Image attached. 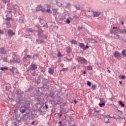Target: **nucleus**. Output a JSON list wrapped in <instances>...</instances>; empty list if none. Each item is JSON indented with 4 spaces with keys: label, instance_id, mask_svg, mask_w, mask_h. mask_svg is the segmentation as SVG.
I'll use <instances>...</instances> for the list:
<instances>
[{
    "label": "nucleus",
    "instance_id": "obj_1",
    "mask_svg": "<svg viewBox=\"0 0 126 126\" xmlns=\"http://www.w3.org/2000/svg\"><path fill=\"white\" fill-rule=\"evenodd\" d=\"M35 10L36 12H39V11H41V12L43 13L45 11V12H47L48 13H50V12H51V9H48L45 10L42 4L37 5V7L35 8Z\"/></svg>",
    "mask_w": 126,
    "mask_h": 126
},
{
    "label": "nucleus",
    "instance_id": "obj_2",
    "mask_svg": "<svg viewBox=\"0 0 126 126\" xmlns=\"http://www.w3.org/2000/svg\"><path fill=\"white\" fill-rule=\"evenodd\" d=\"M37 36L40 38H43L47 40V36L44 34V31L42 29H39L37 31Z\"/></svg>",
    "mask_w": 126,
    "mask_h": 126
},
{
    "label": "nucleus",
    "instance_id": "obj_3",
    "mask_svg": "<svg viewBox=\"0 0 126 126\" xmlns=\"http://www.w3.org/2000/svg\"><path fill=\"white\" fill-rule=\"evenodd\" d=\"M37 68H38V67H37V65H36V64H34V63H32L28 67V70L29 71H30L31 70L34 71V70H36V69H37Z\"/></svg>",
    "mask_w": 126,
    "mask_h": 126
},
{
    "label": "nucleus",
    "instance_id": "obj_4",
    "mask_svg": "<svg viewBox=\"0 0 126 126\" xmlns=\"http://www.w3.org/2000/svg\"><path fill=\"white\" fill-rule=\"evenodd\" d=\"M114 57L117 59V60H122V57L121 56V53L118 51H116L114 53Z\"/></svg>",
    "mask_w": 126,
    "mask_h": 126
},
{
    "label": "nucleus",
    "instance_id": "obj_5",
    "mask_svg": "<svg viewBox=\"0 0 126 126\" xmlns=\"http://www.w3.org/2000/svg\"><path fill=\"white\" fill-rule=\"evenodd\" d=\"M32 59V56L28 54L26 55V56L23 58V62H28L30 60Z\"/></svg>",
    "mask_w": 126,
    "mask_h": 126
},
{
    "label": "nucleus",
    "instance_id": "obj_6",
    "mask_svg": "<svg viewBox=\"0 0 126 126\" xmlns=\"http://www.w3.org/2000/svg\"><path fill=\"white\" fill-rule=\"evenodd\" d=\"M77 61L78 63H87V60L83 57H80L77 59Z\"/></svg>",
    "mask_w": 126,
    "mask_h": 126
},
{
    "label": "nucleus",
    "instance_id": "obj_7",
    "mask_svg": "<svg viewBox=\"0 0 126 126\" xmlns=\"http://www.w3.org/2000/svg\"><path fill=\"white\" fill-rule=\"evenodd\" d=\"M16 95H17V96H20V97H22V96H23V94H24V92L22 91L21 90H16Z\"/></svg>",
    "mask_w": 126,
    "mask_h": 126
},
{
    "label": "nucleus",
    "instance_id": "obj_8",
    "mask_svg": "<svg viewBox=\"0 0 126 126\" xmlns=\"http://www.w3.org/2000/svg\"><path fill=\"white\" fill-rule=\"evenodd\" d=\"M7 34L9 37H11L12 36H13V35H15V32H13V30L9 29L7 31Z\"/></svg>",
    "mask_w": 126,
    "mask_h": 126
},
{
    "label": "nucleus",
    "instance_id": "obj_9",
    "mask_svg": "<svg viewBox=\"0 0 126 126\" xmlns=\"http://www.w3.org/2000/svg\"><path fill=\"white\" fill-rule=\"evenodd\" d=\"M93 13V17H98L99 15H101V12L98 11H92Z\"/></svg>",
    "mask_w": 126,
    "mask_h": 126
},
{
    "label": "nucleus",
    "instance_id": "obj_10",
    "mask_svg": "<svg viewBox=\"0 0 126 126\" xmlns=\"http://www.w3.org/2000/svg\"><path fill=\"white\" fill-rule=\"evenodd\" d=\"M111 116L110 115L106 116L104 117V123L105 124H109L110 123V118Z\"/></svg>",
    "mask_w": 126,
    "mask_h": 126
},
{
    "label": "nucleus",
    "instance_id": "obj_11",
    "mask_svg": "<svg viewBox=\"0 0 126 126\" xmlns=\"http://www.w3.org/2000/svg\"><path fill=\"white\" fill-rule=\"evenodd\" d=\"M8 70H10L12 72V74L13 75H15V74L17 72L16 68L13 67L12 68L8 69Z\"/></svg>",
    "mask_w": 126,
    "mask_h": 126
},
{
    "label": "nucleus",
    "instance_id": "obj_12",
    "mask_svg": "<svg viewBox=\"0 0 126 126\" xmlns=\"http://www.w3.org/2000/svg\"><path fill=\"white\" fill-rule=\"evenodd\" d=\"M12 8L14 12H16V11H18V10H19V6L17 5H13L12 6Z\"/></svg>",
    "mask_w": 126,
    "mask_h": 126
},
{
    "label": "nucleus",
    "instance_id": "obj_13",
    "mask_svg": "<svg viewBox=\"0 0 126 126\" xmlns=\"http://www.w3.org/2000/svg\"><path fill=\"white\" fill-rule=\"evenodd\" d=\"M0 54L1 55H5V54H6L4 47H1L0 48Z\"/></svg>",
    "mask_w": 126,
    "mask_h": 126
},
{
    "label": "nucleus",
    "instance_id": "obj_14",
    "mask_svg": "<svg viewBox=\"0 0 126 126\" xmlns=\"http://www.w3.org/2000/svg\"><path fill=\"white\" fill-rule=\"evenodd\" d=\"M42 88H43L44 89H47V90H49L50 89V86L47 85L46 84H43Z\"/></svg>",
    "mask_w": 126,
    "mask_h": 126
},
{
    "label": "nucleus",
    "instance_id": "obj_15",
    "mask_svg": "<svg viewBox=\"0 0 126 126\" xmlns=\"http://www.w3.org/2000/svg\"><path fill=\"white\" fill-rule=\"evenodd\" d=\"M20 112H21V114H24L26 112V109H25V107H21Z\"/></svg>",
    "mask_w": 126,
    "mask_h": 126
},
{
    "label": "nucleus",
    "instance_id": "obj_16",
    "mask_svg": "<svg viewBox=\"0 0 126 126\" xmlns=\"http://www.w3.org/2000/svg\"><path fill=\"white\" fill-rule=\"evenodd\" d=\"M119 31L120 34H126V29L123 30L119 29Z\"/></svg>",
    "mask_w": 126,
    "mask_h": 126
},
{
    "label": "nucleus",
    "instance_id": "obj_17",
    "mask_svg": "<svg viewBox=\"0 0 126 126\" xmlns=\"http://www.w3.org/2000/svg\"><path fill=\"white\" fill-rule=\"evenodd\" d=\"M27 31L28 33H33L35 30H33L32 28H28Z\"/></svg>",
    "mask_w": 126,
    "mask_h": 126
},
{
    "label": "nucleus",
    "instance_id": "obj_18",
    "mask_svg": "<svg viewBox=\"0 0 126 126\" xmlns=\"http://www.w3.org/2000/svg\"><path fill=\"white\" fill-rule=\"evenodd\" d=\"M5 21H14V19H13L10 17H6V18L5 19Z\"/></svg>",
    "mask_w": 126,
    "mask_h": 126
},
{
    "label": "nucleus",
    "instance_id": "obj_19",
    "mask_svg": "<svg viewBox=\"0 0 126 126\" xmlns=\"http://www.w3.org/2000/svg\"><path fill=\"white\" fill-rule=\"evenodd\" d=\"M50 97H51L52 99H54L55 98V93L54 92L52 91L50 94H49Z\"/></svg>",
    "mask_w": 126,
    "mask_h": 126
},
{
    "label": "nucleus",
    "instance_id": "obj_20",
    "mask_svg": "<svg viewBox=\"0 0 126 126\" xmlns=\"http://www.w3.org/2000/svg\"><path fill=\"white\" fill-rule=\"evenodd\" d=\"M53 15H57L59 14V12H58V10L57 9H53Z\"/></svg>",
    "mask_w": 126,
    "mask_h": 126
},
{
    "label": "nucleus",
    "instance_id": "obj_21",
    "mask_svg": "<svg viewBox=\"0 0 126 126\" xmlns=\"http://www.w3.org/2000/svg\"><path fill=\"white\" fill-rule=\"evenodd\" d=\"M39 68L42 73H45V70H44V68L42 66H39Z\"/></svg>",
    "mask_w": 126,
    "mask_h": 126
},
{
    "label": "nucleus",
    "instance_id": "obj_22",
    "mask_svg": "<svg viewBox=\"0 0 126 126\" xmlns=\"http://www.w3.org/2000/svg\"><path fill=\"white\" fill-rule=\"evenodd\" d=\"M48 72L49 73H50V74H54V69L49 68Z\"/></svg>",
    "mask_w": 126,
    "mask_h": 126
},
{
    "label": "nucleus",
    "instance_id": "obj_23",
    "mask_svg": "<svg viewBox=\"0 0 126 126\" xmlns=\"http://www.w3.org/2000/svg\"><path fill=\"white\" fill-rule=\"evenodd\" d=\"M79 46L81 48V49H83V50L84 49V47H85V45H84V44L82 43H79Z\"/></svg>",
    "mask_w": 126,
    "mask_h": 126
},
{
    "label": "nucleus",
    "instance_id": "obj_24",
    "mask_svg": "<svg viewBox=\"0 0 126 126\" xmlns=\"http://www.w3.org/2000/svg\"><path fill=\"white\" fill-rule=\"evenodd\" d=\"M6 24L7 28H10V27H11V24H10V22H6Z\"/></svg>",
    "mask_w": 126,
    "mask_h": 126
},
{
    "label": "nucleus",
    "instance_id": "obj_25",
    "mask_svg": "<svg viewBox=\"0 0 126 126\" xmlns=\"http://www.w3.org/2000/svg\"><path fill=\"white\" fill-rule=\"evenodd\" d=\"M122 54L124 57V58H126V50H123V51L122 52Z\"/></svg>",
    "mask_w": 126,
    "mask_h": 126
},
{
    "label": "nucleus",
    "instance_id": "obj_26",
    "mask_svg": "<svg viewBox=\"0 0 126 126\" xmlns=\"http://www.w3.org/2000/svg\"><path fill=\"white\" fill-rule=\"evenodd\" d=\"M15 77H16V78H20V73H19V72H17L15 74Z\"/></svg>",
    "mask_w": 126,
    "mask_h": 126
},
{
    "label": "nucleus",
    "instance_id": "obj_27",
    "mask_svg": "<svg viewBox=\"0 0 126 126\" xmlns=\"http://www.w3.org/2000/svg\"><path fill=\"white\" fill-rule=\"evenodd\" d=\"M38 57H39V54H36L35 55H33V56L32 57V59L34 60H37Z\"/></svg>",
    "mask_w": 126,
    "mask_h": 126
},
{
    "label": "nucleus",
    "instance_id": "obj_28",
    "mask_svg": "<svg viewBox=\"0 0 126 126\" xmlns=\"http://www.w3.org/2000/svg\"><path fill=\"white\" fill-rule=\"evenodd\" d=\"M0 70H2V71L6 70L8 69V67H0Z\"/></svg>",
    "mask_w": 126,
    "mask_h": 126
},
{
    "label": "nucleus",
    "instance_id": "obj_29",
    "mask_svg": "<svg viewBox=\"0 0 126 126\" xmlns=\"http://www.w3.org/2000/svg\"><path fill=\"white\" fill-rule=\"evenodd\" d=\"M87 69L88 70H92V66H91V65L87 66Z\"/></svg>",
    "mask_w": 126,
    "mask_h": 126
},
{
    "label": "nucleus",
    "instance_id": "obj_30",
    "mask_svg": "<svg viewBox=\"0 0 126 126\" xmlns=\"http://www.w3.org/2000/svg\"><path fill=\"white\" fill-rule=\"evenodd\" d=\"M66 110L65 108H62L61 110L60 111V114H62V113H65Z\"/></svg>",
    "mask_w": 126,
    "mask_h": 126
},
{
    "label": "nucleus",
    "instance_id": "obj_31",
    "mask_svg": "<svg viewBox=\"0 0 126 126\" xmlns=\"http://www.w3.org/2000/svg\"><path fill=\"white\" fill-rule=\"evenodd\" d=\"M71 43L72 44H74V45H77V42H76V40H72L71 41Z\"/></svg>",
    "mask_w": 126,
    "mask_h": 126
},
{
    "label": "nucleus",
    "instance_id": "obj_32",
    "mask_svg": "<svg viewBox=\"0 0 126 126\" xmlns=\"http://www.w3.org/2000/svg\"><path fill=\"white\" fill-rule=\"evenodd\" d=\"M97 88V86L96 85H94L92 86V89L93 90H95Z\"/></svg>",
    "mask_w": 126,
    "mask_h": 126
},
{
    "label": "nucleus",
    "instance_id": "obj_33",
    "mask_svg": "<svg viewBox=\"0 0 126 126\" xmlns=\"http://www.w3.org/2000/svg\"><path fill=\"white\" fill-rule=\"evenodd\" d=\"M119 104H120L121 106H122V107H125V104H124V103H123V101H120L119 102Z\"/></svg>",
    "mask_w": 126,
    "mask_h": 126
},
{
    "label": "nucleus",
    "instance_id": "obj_34",
    "mask_svg": "<svg viewBox=\"0 0 126 126\" xmlns=\"http://www.w3.org/2000/svg\"><path fill=\"white\" fill-rule=\"evenodd\" d=\"M15 63H21V61H20V59H16Z\"/></svg>",
    "mask_w": 126,
    "mask_h": 126
},
{
    "label": "nucleus",
    "instance_id": "obj_35",
    "mask_svg": "<svg viewBox=\"0 0 126 126\" xmlns=\"http://www.w3.org/2000/svg\"><path fill=\"white\" fill-rule=\"evenodd\" d=\"M67 70H68V68H63L61 70V72H62V71H66Z\"/></svg>",
    "mask_w": 126,
    "mask_h": 126
},
{
    "label": "nucleus",
    "instance_id": "obj_36",
    "mask_svg": "<svg viewBox=\"0 0 126 126\" xmlns=\"http://www.w3.org/2000/svg\"><path fill=\"white\" fill-rule=\"evenodd\" d=\"M116 31H117V30L114 31V30L111 29L110 30V33L113 34L114 33V34H115V33H116Z\"/></svg>",
    "mask_w": 126,
    "mask_h": 126
},
{
    "label": "nucleus",
    "instance_id": "obj_37",
    "mask_svg": "<svg viewBox=\"0 0 126 126\" xmlns=\"http://www.w3.org/2000/svg\"><path fill=\"white\" fill-rule=\"evenodd\" d=\"M43 27H44V28H45V29H47V28L49 27V26H48V23H46L45 25L43 26Z\"/></svg>",
    "mask_w": 126,
    "mask_h": 126
},
{
    "label": "nucleus",
    "instance_id": "obj_38",
    "mask_svg": "<svg viewBox=\"0 0 126 126\" xmlns=\"http://www.w3.org/2000/svg\"><path fill=\"white\" fill-rule=\"evenodd\" d=\"M15 58L14 57H12V59L10 60L11 63H15Z\"/></svg>",
    "mask_w": 126,
    "mask_h": 126
},
{
    "label": "nucleus",
    "instance_id": "obj_39",
    "mask_svg": "<svg viewBox=\"0 0 126 126\" xmlns=\"http://www.w3.org/2000/svg\"><path fill=\"white\" fill-rule=\"evenodd\" d=\"M114 35L116 36V37H117L118 39H119V38L121 37V36L119 34H118L117 33H114Z\"/></svg>",
    "mask_w": 126,
    "mask_h": 126
},
{
    "label": "nucleus",
    "instance_id": "obj_40",
    "mask_svg": "<svg viewBox=\"0 0 126 126\" xmlns=\"http://www.w3.org/2000/svg\"><path fill=\"white\" fill-rule=\"evenodd\" d=\"M35 27H36V28H38V29H40L41 27V26H40L39 24H37L35 26Z\"/></svg>",
    "mask_w": 126,
    "mask_h": 126
},
{
    "label": "nucleus",
    "instance_id": "obj_41",
    "mask_svg": "<svg viewBox=\"0 0 126 126\" xmlns=\"http://www.w3.org/2000/svg\"><path fill=\"white\" fill-rule=\"evenodd\" d=\"M99 106L101 107H103V106H105V103L102 102L101 103H99Z\"/></svg>",
    "mask_w": 126,
    "mask_h": 126
},
{
    "label": "nucleus",
    "instance_id": "obj_42",
    "mask_svg": "<svg viewBox=\"0 0 126 126\" xmlns=\"http://www.w3.org/2000/svg\"><path fill=\"white\" fill-rule=\"evenodd\" d=\"M3 62H5L6 63H7V62H8V60H7V58H3Z\"/></svg>",
    "mask_w": 126,
    "mask_h": 126
},
{
    "label": "nucleus",
    "instance_id": "obj_43",
    "mask_svg": "<svg viewBox=\"0 0 126 126\" xmlns=\"http://www.w3.org/2000/svg\"><path fill=\"white\" fill-rule=\"evenodd\" d=\"M70 5H71V4H70V3H66V6H65V7L66 8L67 7H68V6H70Z\"/></svg>",
    "mask_w": 126,
    "mask_h": 126
},
{
    "label": "nucleus",
    "instance_id": "obj_44",
    "mask_svg": "<svg viewBox=\"0 0 126 126\" xmlns=\"http://www.w3.org/2000/svg\"><path fill=\"white\" fill-rule=\"evenodd\" d=\"M58 57H61V58H63V55L61 54L60 51L58 52Z\"/></svg>",
    "mask_w": 126,
    "mask_h": 126
},
{
    "label": "nucleus",
    "instance_id": "obj_45",
    "mask_svg": "<svg viewBox=\"0 0 126 126\" xmlns=\"http://www.w3.org/2000/svg\"><path fill=\"white\" fill-rule=\"evenodd\" d=\"M36 41L37 42H40V44H42V43H43L44 42V41H43V40H39V39H38V40H36Z\"/></svg>",
    "mask_w": 126,
    "mask_h": 126
},
{
    "label": "nucleus",
    "instance_id": "obj_46",
    "mask_svg": "<svg viewBox=\"0 0 126 126\" xmlns=\"http://www.w3.org/2000/svg\"><path fill=\"white\" fill-rule=\"evenodd\" d=\"M87 85L88 86H91V83L90 81H87Z\"/></svg>",
    "mask_w": 126,
    "mask_h": 126
},
{
    "label": "nucleus",
    "instance_id": "obj_47",
    "mask_svg": "<svg viewBox=\"0 0 126 126\" xmlns=\"http://www.w3.org/2000/svg\"><path fill=\"white\" fill-rule=\"evenodd\" d=\"M82 29H83V27H78V30H79V31H80Z\"/></svg>",
    "mask_w": 126,
    "mask_h": 126
},
{
    "label": "nucleus",
    "instance_id": "obj_48",
    "mask_svg": "<svg viewBox=\"0 0 126 126\" xmlns=\"http://www.w3.org/2000/svg\"><path fill=\"white\" fill-rule=\"evenodd\" d=\"M38 20H39V23H41V21H43V19H42V18L41 17H39L38 18Z\"/></svg>",
    "mask_w": 126,
    "mask_h": 126
},
{
    "label": "nucleus",
    "instance_id": "obj_49",
    "mask_svg": "<svg viewBox=\"0 0 126 126\" xmlns=\"http://www.w3.org/2000/svg\"><path fill=\"white\" fill-rule=\"evenodd\" d=\"M89 48V46L88 45H86L85 47H84V51H85L86 49H88Z\"/></svg>",
    "mask_w": 126,
    "mask_h": 126
},
{
    "label": "nucleus",
    "instance_id": "obj_50",
    "mask_svg": "<svg viewBox=\"0 0 126 126\" xmlns=\"http://www.w3.org/2000/svg\"><path fill=\"white\" fill-rule=\"evenodd\" d=\"M66 22V23H67V24H69V23H70V21L69 20V19H67Z\"/></svg>",
    "mask_w": 126,
    "mask_h": 126
},
{
    "label": "nucleus",
    "instance_id": "obj_51",
    "mask_svg": "<svg viewBox=\"0 0 126 126\" xmlns=\"http://www.w3.org/2000/svg\"><path fill=\"white\" fill-rule=\"evenodd\" d=\"M13 125H14V126H18V123H17V122H14V123H13Z\"/></svg>",
    "mask_w": 126,
    "mask_h": 126
},
{
    "label": "nucleus",
    "instance_id": "obj_52",
    "mask_svg": "<svg viewBox=\"0 0 126 126\" xmlns=\"http://www.w3.org/2000/svg\"><path fill=\"white\" fill-rule=\"evenodd\" d=\"M35 83H36V84H40V81L38 80H35Z\"/></svg>",
    "mask_w": 126,
    "mask_h": 126
},
{
    "label": "nucleus",
    "instance_id": "obj_53",
    "mask_svg": "<svg viewBox=\"0 0 126 126\" xmlns=\"http://www.w3.org/2000/svg\"><path fill=\"white\" fill-rule=\"evenodd\" d=\"M75 8L76 9H77V10H80V7H77L76 6H75Z\"/></svg>",
    "mask_w": 126,
    "mask_h": 126
},
{
    "label": "nucleus",
    "instance_id": "obj_54",
    "mask_svg": "<svg viewBox=\"0 0 126 126\" xmlns=\"http://www.w3.org/2000/svg\"><path fill=\"white\" fill-rule=\"evenodd\" d=\"M46 6H47V8H51V7H52V6H51V5H49V4H47L46 5Z\"/></svg>",
    "mask_w": 126,
    "mask_h": 126
},
{
    "label": "nucleus",
    "instance_id": "obj_55",
    "mask_svg": "<svg viewBox=\"0 0 126 126\" xmlns=\"http://www.w3.org/2000/svg\"><path fill=\"white\" fill-rule=\"evenodd\" d=\"M71 69H75V70L76 69V66H73V67L71 68Z\"/></svg>",
    "mask_w": 126,
    "mask_h": 126
},
{
    "label": "nucleus",
    "instance_id": "obj_56",
    "mask_svg": "<svg viewBox=\"0 0 126 126\" xmlns=\"http://www.w3.org/2000/svg\"><path fill=\"white\" fill-rule=\"evenodd\" d=\"M35 74H36V71L34 70L32 72V75L33 76H35Z\"/></svg>",
    "mask_w": 126,
    "mask_h": 126
},
{
    "label": "nucleus",
    "instance_id": "obj_57",
    "mask_svg": "<svg viewBox=\"0 0 126 126\" xmlns=\"http://www.w3.org/2000/svg\"><path fill=\"white\" fill-rule=\"evenodd\" d=\"M13 56H14V57H17V55H16V53L14 52L13 53Z\"/></svg>",
    "mask_w": 126,
    "mask_h": 126
},
{
    "label": "nucleus",
    "instance_id": "obj_58",
    "mask_svg": "<svg viewBox=\"0 0 126 126\" xmlns=\"http://www.w3.org/2000/svg\"><path fill=\"white\" fill-rule=\"evenodd\" d=\"M94 110L95 113H100V111H97V109H96V108H94Z\"/></svg>",
    "mask_w": 126,
    "mask_h": 126
},
{
    "label": "nucleus",
    "instance_id": "obj_59",
    "mask_svg": "<svg viewBox=\"0 0 126 126\" xmlns=\"http://www.w3.org/2000/svg\"><path fill=\"white\" fill-rule=\"evenodd\" d=\"M125 78H126V76L122 75V76H121V79H125Z\"/></svg>",
    "mask_w": 126,
    "mask_h": 126
},
{
    "label": "nucleus",
    "instance_id": "obj_60",
    "mask_svg": "<svg viewBox=\"0 0 126 126\" xmlns=\"http://www.w3.org/2000/svg\"><path fill=\"white\" fill-rule=\"evenodd\" d=\"M60 66L61 67H63V66H64V64L63 63H62L61 64H60Z\"/></svg>",
    "mask_w": 126,
    "mask_h": 126
},
{
    "label": "nucleus",
    "instance_id": "obj_61",
    "mask_svg": "<svg viewBox=\"0 0 126 126\" xmlns=\"http://www.w3.org/2000/svg\"><path fill=\"white\" fill-rule=\"evenodd\" d=\"M0 34H3V31L1 30H0Z\"/></svg>",
    "mask_w": 126,
    "mask_h": 126
},
{
    "label": "nucleus",
    "instance_id": "obj_62",
    "mask_svg": "<svg viewBox=\"0 0 126 126\" xmlns=\"http://www.w3.org/2000/svg\"><path fill=\"white\" fill-rule=\"evenodd\" d=\"M45 108L46 109H49V107L48 106V105H47V104L45 103Z\"/></svg>",
    "mask_w": 126,
    "mask_h": 126
},
{
    "label": "nucleus",
    "instance_id": "obj_63",
    "mask_svg": "<svg viewBox=\"0 0 126 126\" xmlns=\"http://www.w3.org/2000/svg\"><path fill=\"white\" fill-rule=\"evenodd\" d=\"M113 29H114V30H115V29H118V28L117 27H113Z\"/></svg>",
    "mask_w": 126,
    "mask_h": 126
},
{
    "label": "nucleus",
    "instance_id": "obj_64",
    "mask_svg": "<svg viewBox=\"0 0 126 126\" xmlns=\"http://www.w3.org/2000/svg\"><path fill=\"white\" fill-rule=\"evenodd\" d=\"M12 12H13L12 10H11V11H9L8 12V13H12Z\"/></svg>",
    "mask_w": 126,
    "mask_h": 126
}]
</instances>
